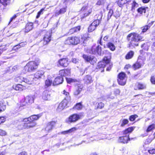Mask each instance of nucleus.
Here are the masks:
<instances>
[{"mask_svg": "<svg viewBox=\"0 0 155 155\" xmlns=\"http://www.w3.org/2000/svg\"><path fill=\"white\" fill-rule=\"evenodd\" d=\"M84 82L87 84H89L93 82L92 78L90 75H87L84 78Z\"/></svg>", "mask_w": 155, "mask_h": 155, "instance_id": "obj_27", "label": "nucleus"}, {"mask_svg": "<svg viewBox=\"0 0 155 155\" xmlns=\"http://www.w3.org/2000/svg\"><path fill=\"white\" fill-rule=\"evenodd\" d=\"M151 25L150 24L147 25H146L142 27L141 29L142 30V31L140 33V34H142V33L145 32L151 27Z\"/></svg>", "mask_w": 155, "mask_h": 155, "instance_id": "obj_30", "label": "nucleus"}, {"mask_svg": "<svg viewBox=\"0 0 155 155\" xmlns=\"http://www.w3.org/2000/svg\"><path fill=\"white\" fill-rule=\"evenodd\" d=\"M120 121L121 122L120 125L121 127L124 126L125 125L127 124L129 122L128 120L127 119H124L121 120Z\"/></svg>", "mask_w": 155, "mask_h": 155, "instance_id": "obj_42", "label": "nucleus"}, {"mask_svg": "<svg viewBox=\"0 0 155 155\" xmlns=\"http://www.w3.org/2000/svg\"><path fill=\"white\" fill-rule=\"evenodd\" d=\"M5 109L6 106L4 104L3 101H0V110L3 111Z\"/></svg>", "mask_w": 155, "mask_h": 155, "instance_id": "obj_41", "label": "nucleus"}, {"mask_svg": "<svg viewBox=\"0 0 155 155\" xmlns=\"http://www.w3.org/2000/svg\"><path fill=\"white\" fill-rule=\"evenodd\" d=\"M17 15H14L12 17L10 20V21L9 22V24H10L12 21L14 20L17 17Z\"/></svg>", "mask_w": 155, "mask_h": 155, "instance_id": "obj_64", "label": "nucleus"}, {"mask_svg": "<svg viewBox=\"0 0 155 155\" xmlns=\"http://www.w3.org/2000/svg\"><path fill=\"white\" fill-rule=\"evenodd\" d=\"M61 134H64V135H66V134L69 135L70 134L69 133L68 130H67L66 131L62 132H61Z\"/></svg>", "mask_w": 155, "mask_h": 155, "instance_id": "obj_62", "label": "nucleus"}, {"mask_svg": "<svg viewBox=\"0 0 155 155\" xmlns=\"http://www.w3.org/2000/svg\"><path fill=\"white\" fill-rule=\"evenodd\" d=\"M78 84V94L81 91L82 88H83V86L82 84Z\"/></svg>", "mask_w": 155, "mask_h": 155, "instance_id": "obj_57", "label": "nucleus"}, {"mask_svg": "<svg viewBox=\"0 0 155 155\" xmlns=\"http://www.w3.org/2000/svg\"><path fill=\"white\" fill-rule=\"evenodd\" d=\"M13 88L16 91H22L25 89V87L21 84H18L13 86Z\"/></svg>", "mask_w": 155, "mask_h": 155, "instance_id": "obj_23", "label": "nucleus"}, {"mask_svg": "<svg viewBox=\"0 0 155 155\" xmlns=\"http://www.w3.org/2000/svg\"><path fill=\"white\" fill-rule=\"evenodd\" d=\"M136 85L138 90H142L146 88V85L145 84L137 83Z\"/></svg>", "mask_w": 155, "mask_h": 155, "instance_id": "obj_29", "label": "nucleus"}, {"mask_svg": "<svg viewBox=\"0 0 155 155\" xmlns=\"http://www.w3.org/2000/svg\"><path fill=\"white\" fill-rule=\"evenodd\" d=\"M145 8V7H141L137 9V11L138 12L142 14L143 13H145L146 12V8Z\"/></svg>", "mask_w": 155, "mask_h": 155, "instance_id": "obj_39", "label": "nucleus"}, {"mask_svg": "<svg viewBox=\"0 0 155 155\" xmlns=\"http://www.w3.org/2000/svg\"><path fill=\"white\" fill-rule=\"evenodd\" d=\"M113 13V10L111 9H110L108 14L107 20H109L111 18Z\"/></svg>", "mask_w": 155, "mask_h": 155, "instance_id": "obj_50", "label": "nucleus"}, {"mask_svg": "<svg viewBox=\"0 0 155 155\" xmlns=\"http://www.w3.org/2000/svg\"><path fill=\"white\" fill-rule=\"evenodd\" d=\"M86 39L87 38L84 37V35L81 36V37H80L79 42H78V43L84 44L86 41Z\"/></svg>", "mask_w": 155, "mask_h": 155, "instance_id": "obj_38", "label": "nucleus"}, {"mask_svg": "<svg viewBox=\"0 0 155 155\" xmlns=\"http://www.w3.org/2000/svg\"><path fill=\"white\" fill-rule=\"evenodd\" d=\"M96 104L97 106V109H102L104 107V104L102 102H100V103H97Z\"/></svg>", "mask_w": 155, "mask_h": 155, "instance_id": "obj_48", "label": "nucleus"}, {"mask_svg": "<svg viewBox=\"0 0 155 155\" xmlns=\"http://www.w3.org/2000/svg\"><path fill=\"white\" fill-rule=\"evenodd\" d=\"M59 11L61 14L64 13L66 11V7L61 9Z\"/></svg>", "mask_w": 155, "mask_h": 155, "instance_id": "obj_59", "label": "nucleus"}, {"mask_svg": "<svg viewBox=\"0 0 155 155\" xmlns=\"http://www.w3.org/2000/svg\"><path fill=\"white\" fill-rule=\"evenodd\" d=\"M138 6V4L135 1H134L131 4V10L133 12H134L135 9L137 8Z\"/></svg>", "mask_w": 155, "mask_h": 155, "instance_id": "obj_35", "label": "nucleus"}, {"mask_svg": "<svg viewBox=\"0 0 155 155\" xmlns=\"http://www.w3.org/2000/svg\"><path fill=\"white\" fill-rule=\"evenodd\" d=\"M154 129H155V124H152L148 127L146 131L147 132H149Z\"/></svg>", "mask_w": 155, "mask_h": 155, "instance_id": "obj_43", "label": "nucleus"}, {"mask_svg": "<svg viewBox=\"0 0 155 155\" xmlns=\"http://www.w3.org/2000/svg\"><path fill=\"white\" fill-rule=\"evenodd\" d=\"M68 103L66 100H63L59 104L57 108V110L58 111H61L67 105Z\"/></svg>", "mask_w": 155, "mask_h": 155, "instance_id": "obj_13", "label": "nucleus"}, {"mask_svg": "<svg viewBox=\"0 0 155 155\" xmlns=\"http://www.w3.org/2000/svg\"><path fill=\"white\" fill-rule=\"evenodd\" d=\"M45 8H42L39 12H38L37 15L36 17V18H38L40 17V15H42L43 13L45 11Z\"/></svg>", "mask_w": 155, "mask_h": 155, "instance_id": "obj_45", "label": "nucleus"}, {"mask_svg": "<svg viewBox=\"0 0 155 155\" xmlns=\"http://www.w3.org/2000/svg\"><path fill=\"white\" fill-rule=\"evenodd\" d=\"M20 48L19 44L13 47L12 48V50H13L16 51L18 50L19 48Z\"/></svg>", "mask_w": 155, "mask_h": 155, "instance_id": "obj_53", "label": "nucleus"}, {"mask_svg": "<svg viewBox=\"0 0 155 155\" xmlns=\"http://www.w3.org/2000/svg\"><path fill=\"white\" fill-rule=\"evenodd\" d=\"M42 99L45 101H48L51 99V94L50 92L47 90H45L42 93Z\"/></svg>", "mask_w": 155, "mask_h": 155, "instance_id": "obj_12", "label": "nucleus"}, {"mask_svg": "<svg viewBox=\"0 0 155 155\" xmlns=\"http://www.w3.org/2000/svg\"><path fill=\"white\" fill-rule=\"evenodd\" d=\"M55 124V122L54 121L48 122L45 128V130L46 131V133H48L52 129Z\"/></svg>", "mask_w": 155, "mask_h": 155, "instance_id": "obj_15", "label": "nucleus"}, {"mask_svg": "<svg viewBox=\"0 0 155 155\" xmlns=\"http://www.w3.org/2000/svg\"><path fill=\"white\" fill-rule=\"evenodd\" d=\"M52 83V80L50 78L49 76L48 77V79L46 80L45 84L47 87L50 86Z\"/></svg>", "mask_w": 155, "mask_h": 155, "instance_id": "obj_34", "label": "nucleus"}, {"mask_svg": "<svg viewBox=\"0 0 155 155\" xmlns=\"http://www.w3.org/2000/svg\"><path fill=\"white\" fill-rule=\"evenodd\" d=\"M77 128L76 127H73L68 130L70 134H71L72 133L74 132L76 130Z\"/></svg>", "mask_w": 155, "mask_h": 155, "instance_id": "obj_56", "label": "nucleus"}, {"mask_svg": "<svg viewBox=\"0 0 155 155\" xmlns=\"http://www.w3.org/2000/svg\"><path fill=\"white\" fill-rule=\"evenodd\" d=\"M144 64V61L142 59V57L139 56L137 61L133 65L132 67L134 70H136L141 68Z\"/></svg>", "mask_w": 155, "mask_h": 155, "instance_id": "obj_5", "label": "nucleus"}, {"mask_svg": "<svg viewBox=\"0 0 155 155\" xmlns=\"http://www.w3.org/2000/svg\"><path fill=\"white\" fill-rule=\"evenodd\" d=\"M34 77L33 75H31L27 78H24V82L29 84L33 83Z\"/></svg>", "mask_w": 155, "mask_h": 155, "instance_id": "obj_22", "label": "nucleus"}, {"mask_svg": "<svg viewBox=\"0 0 155 155\" xmlns=\"http://www.w3.org/2000/svg\"><path fill=\"white\" fill-rule=\"evenodd\" d=\"M33 24L32 23H28L26 25L25 28V32H28L31 30L33 28Z\"/></svg>", "mask_w": 155, "mask_h": 155, "instance_id": "obj_24", "label": "nucleus"}, {"mask_svg": "<svg viewBox=\"0 0 155 155\" xmlns=\"http://www.w3.org/2000/svg\"><path fill=\"white\" fill-rule=\"evenodd\" d=\"M134 54V52L132 51H130L126 55L125 58L126 59H129L132 58Z\"/></svg>", "mask_w": 155, "mask_h": 155, "instance_id": "obj_37", "label": "nucleus"}, {"mask_svg": "<svg viewBox=\"0 0 155 155\" xmlns=\"http://www.w3.org/2000/svg\"><path fill=\"white\" fill-rule=\"evenodd\" d=\"M29 121H24L25 123L24 124L23 128L25 129H29L35 126L36 123L34 121L31 120Z\"/></svg>", "mask_w": 155, "mask_h": 155, "instance_id": "obj_10", "label": "nucleus"}, {"mask_svg": "<svg viewBox=\"0 0 155 155\" xmlns=\"http://www.w3.org/2000/svg\"><path fill=\"white\" fill-rule=\"evenodd\" d=\"M71 74V70L70 69L62 70L59 72V74L61 75V77L69 76Z\"/></svg>", "mask_w": 155, "mask_h": 155, "instance_id": "obj_18", "label": "nucleus"}, {"mask_svg": "<svg viewBox=\"0 0 155 155\" xmlns=\"http://www.w3.org/2000/svg\"><path fill=\"white\" fill-rule=\"evenodd\" d=\"M51 35L50 32H47L43 38L44 44L46 45L51 40Z\"/></svg>", "mask_w": 155, "mask_h": 155, "instance_id": "obj_19", "label": "nucleus"}, {"mask_svg": "<svg viewBox=\"0 0 155 155\" xmlns=\"http://www.w3.org/2000/svg\"><path fill=\"white\" fill-rule=\"evenodd\" d=\"M150 81L152 84H155V78L154 77H151Z\"/></svg>", "mask_w": 155, "mask_h": 155, "instance_id": "obj_63", "label": "nucleus"}, {"mask_svg": "<svg viewBox=\"0 0 155 155\" xmlns=\"http://www.w3.org/2000/svg\"><path fill=\"white\" fill-rule=\"evenodd\" d=\"M27 44L26 42H23L20 43L19 45L20 48L23 47Z\"/></svg>", "mask_w": 155, "mask_h": 155, "instance_id": "obj_60", "label": "nucleus"}, {"mask_svg": "<svg viewBox=\"0 0 155 155\" xmlns=\"http://www.w3.org/2000/svg\"><path fill=\"white\" fill-rule=\"evenodd\" d=\"M107 47L112 51H114L115 50L116 47L111 42H109L107 44Z\"/></svg>", "mask_w": 155, "mask_h": 155, "instance_id": "obj_36", "label": "nucleus"}, {"mask_svg": "<svg viewBox=\"0 0 155 155\" xmlns=\"http://www.w3.org/2000/svg\"><path fill=\"white\" fill-rule=\"evenodd\" d=\"M7 134V133L5 131L0 129V135L5 136Z\"/></svg>", "mask_w": 155, "mask_h": 155, "instance_id": "obj_55", "label": "nucleus"}, {"mask_svg": "<svg viewBox=\"0 0 155 155\" xmlns=\"http://www.w3.org/2000/svg\"><path fill=\"white\" fill-rule=\"evenodd\" d=\"M118 82L120 85L124 86L126 83V74L124 72L120 73L118 75Z\"/></svg>", "mask_w": 155, "mask_h": 155, "instance_id": "obj_6", "label": "nucleus"}, {"mask_svg": "<svg viewBox=\"0 0 155 155\" xmlns=\"http://www.w3.org/2000/svg\"><path fill=\"white\" fill-rule=\"evenodd\" d=\"M133 139V138H130L127 136H124L120 137L118 141L119 142L124 143H127L129 140Z\"/></svg>", "mask_w": 155, "mask_h": 155, "instance_id": "obj_17", "label": "nucleus"}, {"mask_svg": "<svg viewBox=\"0 0 155 155\" xmlns=\"http://www.w3.org/2000/svg\"><path fill=\"white\" fill-rule=\"evenodd\" d=\"M83 57L87 61L90 62L91 64H94L97 61L96 58L92 56H91L84 54Z\"/></svg>", "mask_w": 155, "mask_h": 155, "instance_id": "obj_9", "label": "nucleus"}, {"mask_svg": "<svg viewBox=\"0 0 155 155\" xmlns=\"http://www.w3.org/2000/svg\"><path fill=\"white\" fill-rule=\"evenodd\" d=\"M66 81L68 83L77 82V80L71 78H66Z\"/></svg>", "mask_w": 155, "mask_h": 155, "instance_id": "obj_49", "label": "nucleus"}, {"mask_svg": "<svg viewBox=\"0 0 155 155\" xmlns=\"http://www.w3.org/2000/svg\"><path fill=\"white\" fill-rule=\"evenodd\" d=\"M77 28L74 27L72 28H71L70 30V32L71 33H73L74 32H76L77 31Z\"/></svg>", "mask_w": 155, "mask_h": 155, "instance_id": "obj_54", "label": "nucleus"}, {"mask_svg": "<svg viewBox=\"0 0 155 155\" xmlns=\"http://www.w3.org/2000/svg\"><path fill=\"white\" fill-rule=\"evenodd\" d=\"M148 152L150 154H153L155 153V149H151L148 150Z\"/></svg>", "mask_w": 155, "mask_h": 155, "instance_id": "obj_61", "label": "nucleus"}, {"mask_svg": "<svg viewBox=\"0 0 155 155\" xmlns=\"http://www.w3.org/2000/svg\"><path fill=\"white\" fill-rule=\"evenodd\" d=\"M58 63L60 66L66 67L68 65V59L67 58L61 59L58 60Z\"/></svg>", "mask_w": 155, "mask_h": 155, "instance_id": "obj_14", "label": "nucleus"}, {"mask_svg": "<svg viewBox=\"0 0 155 155\" xmlns=\"http://www.w3.org/2000/svg\"><path fill=\"white\" fill-rule=\"evenodd\" d=\"M134 130V128L132 127H129L123 131V135L127 136L129 137V134L131 133Z\"/></svg>", "mask_w": 155, "mask_h": 155, "instance_id": "obj_25", "label": "nucleus"}, {"mask_svg": "<svg viewBox=\"0 0 155 155\" xmlns=\"http://www.w3.org/2000/svg\"><path fill=\"white\" fill-rule=\"evenodd\" d=\"M5 120V118L4 117H0V124L4 123Z\"/></svg>", "mask_w": 155, "mask_h": 155, "instance_id": "obj_58", "label": "nucleus"}, {"mask_svg": "<svg viewBox=\"0 0 155 155\" xmlns=\"http://www.w3.org/2000/svg\"><path fill=\"white\" fill-rule=\"evenodd\" d=\"M128 2L129 1L127 0H119L117 2V4L120 7H122Z\"/></svg>", "mask_w": 155, "mask_h": 155, "instance_id": "obj_31", "label": "nucleus"}, {"mask_svg": "<svg viewBox=\"0 0 155 155\" xmlns=\"http://www.w3.org/2000/svg\"><path fill=\"white\" fill-rule=\"evenodd\" d=\"M97 18L96 20L99 21V23H100V20L101 19L102 16V12H100L99 14L95 16Z\"/></svg>", "mask_w": 155, "mask_h": 155, "instance_id": "obj_47", "label": "nucleus"}, {"mask_svg": "<svg viewBox=\"0 0 155 155\" xmlns=\"http://www.w3.org/2000/svg\"><path fill=\"white\" fill-rule=\"evenodd\" d=\"M44 72L43 71H38L35 74V78L38 79L41 78L44 75Z\"/></svg>", "mask_w": 155, "mask_h": 155, "instance_id": "obj_26", "label": "nucleus"}, {"mask_svg": "<svg viewBox=\"0 0 155 155\" xmlns=\"http://www.w3.org/2000/svg\"><path fill=\"white\" fill-rule=\"evenodd\" d=\"M10 0H0V3L4 5H6L9 3Z\"/></svg>", "mask_w": 155, "mask_h": 155, "instance_id": "obj_44", "label": "nucleus"}, {"mask_svg": "<svg viewBox=\"0 0 155 155\" xmlns=\"http://www.w3.org/2000/svg\"><path fill=\"white\" fill-rule=\"evenodd\" d=\"M63 94L65 96L64 99V100H66L68 102V103L71 100V97L69 93L64 90L63 91Z\"/></svg>", "mask_w": 155, "mask_h": 155, "instance_id": "obj_28", "label": "nucleus"}, {"mask_svg": "<svg viewBox=\"0 0 155 155\" xmlns=\"http://www.w3.org/2000/svg\"><path fill=\"white\" fill-rule=\"evenodd\" d=\"M41 114H38L37 115H34L31 116L30 117L28 118H25L23 120V121H29V120H31L32 121L35 120H37L41 116Z\"/></svg>", "mask_w": 155, "mask_h": 155, "instance_id": "obj_16", "label": "nucleus"}, {"mask_svg": "<svg viewBox=\"0 0 155 155\" xmlns=\"http://www.w3.org/2000/svg\"><path fill=\"white\" fill-rule=\"evenodd\" d=\"M71 39V44L77 45L78 44V37H70Z\"/></svg>", "mask_w": 155, "mask_h": 155, "instance_id": "obj_33", "label": "nucleus"}, {"mask_svg": "<svg viewBox=\"0 0 155 155\" xmlns=\"http://www.w3.org/2000/svg\"><path fill=\"white\" fill-rule=\"evenodd\" d=\"M128 40L130 41L129 47L131 46H138V42L141 40L143 37L135 33H130L127 37Z\"/></svg>", "mask_w": 155, "mask_h": 155, "instance_id": "obj_1", "label": "nucleus"}, {"mask_svg": "<svg viewBox=\"0 0 155 155\" xmlns=\"http://www.w3.org/2000/svg\"><path fill=\"white\" fill-rule=\"evenodd\" d=\"M138 117V116L136 114L131 115L129 117V120L131 121H134Z\"/></svg>", "mask_w": 155, "mask_h": 155, "instance_id": "obj_46", "label": "nucleus"}, {"mask_svg": "<svg viewBox=\"0 0 155 155\" xmlns=\"http://www.w3.org/2000/svg\"><path fill=\"white\" fill-rule=\"evenodd\" d=\"M77 120L78 115L77 114H74L69 117L67 121L68 123H72L75 122Z\"/></svg>", "mask_w": 155, "mask_h": 155, "instance_id": "obj_20", "label": "nucleus"}, {"mask_svg": "<svg viewBox=\"0 0 155 155\" xmlns=\"http://www.w3.org/2000/svg\"><path fill=\"white\" fill-rule=\"evenodd\" d=\"M63 78L62 77L56 78L53 83L54 85H56L61 84L63 81Z\"/></svg>", "mask_w": 155, "mask_h": 155, "instance_id": "obj_21", "label": "nucleus"}, {"mask_svg": "<svg viewBox=\"0 0 155 155\" xmlns=\"http://www.w3.org/2000/svg\"><path fill=\"white\" fill-rule=\"evenodd\" d=\"M81 11L83 15V16L81 17L82 18L89 15L92 12V9L87 6L83 7L81 9Z\"/></svg>", "mask_w": 155, "mask_h": 155, "instance_id": "obj_8", "label": "nucleus"}, {"mask_svg": "<svg viewBox=\"0 0 155 155\" xmlns=\"http://www.w3.org/2000/svg\"><path fill=\"white\" fill-rule=\"evenodd\" d=\"M40 62L39 60H38L37 62L35 61H31L29 62L24 67V69L26 72L32 71L35 70L37 68L38 65Z\"/></svg>", "mask_w": 155, "mask_h": 155, "instance_id": "obj_3", "label": "nucleus"}, {"mask_svg": "<svg viewBox=\"0 0 155 155\" xmlns=\"http://www.w3.org/2000/svg\"><path fill=\"white\" fill-rule=\"evenodd\" d=\"M105 2V0H98L97 1L96 5H100L104 4Z\"/></svg>", "mask_w": 155, "mask_h": 155, "instance_id": "obj_51", "label": "nucleus"}, {"mask_svg": "<svg viewBox=\"0 0 155 155\" xmlns=\"http://www.w3.org/2000/svg\"><path fill=\"white\" fill-rule=\"evenodd\" d=\"M103 54L108 55L107 56H105L102 61L99 62L97 64L96 68L97 69H101V72L104 71V68L106 65L109 63L110 61V58L111 57V54L108 51L105 50L104 51Z\"/></svg>", "mask_w": 155, "mask_h": 155, "instance_id": "obj_2", "label": "nucleus"}, {"mask_svg": "<svg viewBox=\"0 0 155 155\" xmlns=\"http://www.w3.org/2000/svg\"><path fill=\"white\" fill-rule=\"evenodd\" d=\"M89 53L91 54H96L97 53L99 55L102 54L101 48L99 45L97 47L94 46H92Z\"/></svg>", "mask_w": 155, "mask_h": 155, "instance_id": "obj_7", "label": "nucleus"}, {"mask_svg": "<svg viewBox=\"0 0 155 155\" xmlns=\"http://www.w3.org/2000/svg\"><path fill=\"white\" fill-rule=\"evenodd\" d=\"M34 98L32 96H27L21 101V106L23 107L29 105L34 102Z\"/></svg>", "mask_w": 155, "mask_h": 155, "instance_id": "obj_4", "label": "nucleus"}, {"mask_svg": "<svg viewBox=\"0 0 155 155\" xmlns=\"http://www.w3.org/2000/svg\"><path fill=\"white\" fill-rule=\"evenodd\" d=\"M71 39L70 37H68L65 41V43L66 44L71 45Z\"/></svg>", "mask_w": 155, "mask_h": 155, "instance_id": "obj_52", "label": "nucleus"}, {"mask_svg": "<svg viewBox=\"0 0 155 155\" xmlns=\"http://www.w3.org/2000/svg\"><path fill=\"white\" fill-rule=\"evenodd\" d=\"M150 45V44L149 42H147L146 43H144L141 45L142 48L144 50L147 51Z\"/></svg>", "mask_w": 155, "mask_h": 155, "instance_id": "obj_32", "label": "nucleus"}, {"mask_svg": "<svg viewBox=\"0 0 155 155\" xmlns=\"http://www.w3.org/2000/svg\"><path fill=\"white\" fill-rule=\"evenodd\" d=\"M24 78L21 76H19L16 78H15V81L17 82L21 83L22 82H24Z\"/></svg>", "mask_w": 155, "mask_h": 155, "instance_id": "obj_40", "label": "nucleus"}, {"mask_svg": "<svg viewBox=\"0 0 155 155\" xmlns=\"http://www.w3.org/2000/svg\"><path fill=\"white\" fill-rule=\"evenodd\" d=\"M99 25V21L95 20L89 26L88 28V31L89 32H91L94 31L96 27Z\"/></svg>", "mask_w": 155, "mask_h": 155, "instance_id": "obj_11", "label": "nucleus"}]
</instances>
